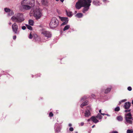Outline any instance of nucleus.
Here are the masks:
<instances>
[{"instance_id": "f257e3e1", "label": "nucleus", "mask_w": 133, "mask_h": 133, "mask_svg": "<svg viewBox=\"0 0 133 133\" xmlns=\"http://www.w3.org/2000/svg\"><path fill=\"white\" fill-rule=\"evenodd\" d=\"M35 4L34 0H23L21 3V5L23 9L28 10L34 6Z\"/></svg>"}, {"instance_id": "f03ea898", "label": "nucleus", "mask_w": 133, "mask_h": 133, "mask_svg": "<svg viewBox=\"0 0 133 133\" xmlns=\"http://www.w3.org/2000/svg\"><path fill=\"white\" fill-rule=\"evenodd\" d=\"M11 20L12 21L19 23L23 22L25 19L22 14L18 13L12 16L11 18Z\"/></svg>"}, {"instance_id": "7ed1b4c3", "label": "nucleus", "mask_w": 133, "mask_h": 133, "mask_svg": "<svg viewBox=\"0 0 133 133\" xmlns=\"http://www.w3.org/2000/svg\"><path fill=\"white\" fill-rule=\"evenodd\" d=\"M58 21L56 18L55 17H53L49 24L50 27L51 28L54 29L58 26Z\"/></svg>"}, {"instance_id": "20e7f679", "label": "nucleus", "mask_w": 133, "mask_h": 133, "mask_svg": "<svg viewBox=\"0 0 133 133\" xmlns=\"http://www.w3.org/2000/svg\"><path fill=\"white\" fill-rule=\"evenodd\" d=\"M125 118L126 122L127 123L130 124H132V121L130 120L132 119V117L130 112L125 115Z\"/></svg>"}, {"instance_id": "39448f33", "label": "nucleus", "mask_w": 133, "mask_h": 133, "mask_svg": "<svg viewBox=\"0 0 133 133\" xmlns=\"http://www.w3.org/2000/svg\"><path fill=\"white\" fill-rule=\"evenodd\" d=\"M41 11L39 9L36 10L34 11L33 15L37 19H39L42 16Z\"/></svg>"}, {"instance_id": "423d86ee", "label": "nucleus", "mask_w": 133, "mask_h": 133, "mask_svg": "<svg viewBox=\"0 0 133 133\" xmlns=\"http://www.w3.org/2000/svg\"><path fill=\"white\" fill-rule=\"evenodd\" d=\"M12 30L13 32L15 34H18L19 33L18 30V26L17 24L15 23L12 26Z\"/></svg>"}, {"instance_id": "0eeeda50", "label": "nucleus", "mask_w": 133, "mask_h": 133, "mask_svg": "<svg viewBox=\"0 0 133 133\" xmlns=\"http://www.w3.org/2000/svg\"><path fill=\"white\" fill-rule=\"evenodd\" d=\"M82 2L83 6H90L91 5V3L92 1L91 0H81Z\"/></svg>"}, {"instance_id": "6e6552de", "label": "nucleus", "mask_w": 133, "mask_h": 133, "mask_svg": "<svg viewBox=\"0 0 133 133\" xmlns=\"http://www.w3.org/2000/svg\"><path fill=\"white\" fill-rule=\"evenodd\" d=\"M41 34L48 38H50L51 36V32L49 31L43 30L41 32Z\"/></svg>"}, {"instance_id": "1a4fd4ad", "label": "nucleus", "mask_w": 133, "mask_h": 133, "mask_svg": "<svg viewBox=\"0 0 133 133\" xmlns=\"http://www.w3.org/2000/svg\"><path fill=\"white\" fill-rule=\"evenodd\" d=\"M76 8L77 9H79L82 7H83V4L81 0H79L76 3L75 5Z\"/></svg>"}, {"instance_id": "9d476101", "label": "nucleus", "mask_w": 133, "mask_h": 133, "mask_svg": "<svg viewBox=\"0 0 133 133\" xmlns=\"http://www.w3.org/2000/svg\"><path fill=\"white\" fill-rule=\"evenodd\" d=\"M34 39L36 41H40L41 38L40 36H38L36 34H34L33 35Z\"/></svg>"}, {"instance_id": "9b49d317", "label": "nucleus", "mask_w": 133, "mask_h": 133, "mask_svg": "<svg viewBox=\"0 0 133 133\" xmlns=\"http://www.w3.org/2000/svg\"><path fill=\"white\" fill-rule=\"evenodd\" d=\"M131 106V103L129 102H125V103L124 108L125 109H129Z\"/></svg>"}, {"instance_id": "f8f14e48", "label": "nucleus", "mask_w": 133, "mask_h": 133, "mask_svg": "<svg viewBox=\"0 0 133 133\" xmlns=\"http://www.w3.org/2000/svg\"><path fill=\"white\" fill-rule=\"evenodd\" d=\"M90 6H83L84 8L82 9V12L84 13H85L86 12L88 11L89 9Z\"/></svg>"}, {"instance_id": "ddd939ff", "label": "nucleus", "mask_w": 133, "mask_h": 133, "mask_svg": "<svg viewBox=\"0 0 133 133\" xmlns=\"http://www.w3.org/2000/svg\"><path fill=\"white\" fill-rule=\"evenodd\" d=\"M96 117L92 116L91 117V120L94 123H96L99 122V121L96 119Z\"/></svg>"}, {"instance_id": "4468645a", "label": "nucleus", "mask_w": 133, "mask_h": 133, "mask_svg": "<svg viewBox=\"0 0 133 133\" xmlns=\"http://www.w3.org/2000/svg\"><path fill=\"white\" fill-rule=\"evenodd\" d=\"M90 115V112L89 110H87L85 111L84 114V116L85 117H88Z\"/></svg>"}, {"instance_id": "2eb2a0df", "label": "nucleus", "mask_w": 133, "mask_h": 133, "mask_svg": "<svg viewBox=\"0 0 133 133\" xmlns=\"http://www.w3.org/2000/svg\"><path fill=\"white\" fill-rule=\"evenodd\" d=\"M88 104V101H85L84 102L82 103L81 105V107L82 108H83L84 106L87 105Z\"/></svg>"}, {"instance_id": "dca6fc26", "label": "nucleus", "mask_w": 133, "mask_h": 133, "mask_svg": "<svg viewBox=\"0 0 133 133\" xmlns=\"http://www.w3.org/2000/svg\"><path fill=\"white\" fill-rule=\"evenodd\" d=\"M60 19H61V21L62 22H64L66 20L67 21H68V18L67 17H61L60 18Z\"/></svg>"}, {"instance_id": "f3484780", "label": "nucleus", "mask_w": 133, "mask_h": 133, "mask_svg": "<svg viewBox=\"0 0 133 133\" xmlns=\"http://www.w3.org/2000/svg\"><path fill=\"white\" fill-rule=\"evenodd\" d=\"M111 88H112L111 87H110V88H107V89L105 91V94H107L109 92L111 91Z\"/></svg>"}, {"instance_id": "a211bd4d", "label": "nucleus", "mask_w": 133, "mask_h": 133, "mask_svg": "<svg viewBox=\"0 0 133 133\" xmlns=\"http://www.w3.org/2000/svg\"><path fill=\"white\" fill-rule=\"evenodd\" d=\"M83 16V14L80 13H79L77 14L76 15H75V16L78 18H80L82 17Z\"/></svg>"}, {"instance_id": "6ab92c4d", "label": "nucleus", "mask_w": 133, "mask_h": 133, "mask_svg": "<svg viewBox=\"0 0 133 133\" xmlns=\"http://www.w3.org/2000/svg\"><path fill=\"white\" fill-rule=\"evenodd\" d=\"M42 4L44 5H46L48 3V0H42Z\"/></svg>"}, {"instance_id": "aec40b11", "label": "nucleus", "mask_w": 133, "mask_h": 133, "mask_svg": "<svg viewBox=\"0 0 133 133\" xmlns=\"http://www.w3.org/2000/svg\"><path fill=\"white\" fill-rule=\"evenodd\" d=\"M34 22L33 20L29 19V24L33 26L34 25Z\"/></svg>"}, {"instance_id": "412c9836", "label": "nucleus", "mask_w": 133, "mask_h": 133, "mask_svg": "<svg viewBox=\"0 0 133 133\" xmlns=\"http://www.w3.org/2000/svg\"><path fill=\"white\" fill-rule=\"evenodd\" d=\"M70 27V26L69 25H66L65 26L63 29V30L64 31H65L66 30L69 28Z\"/></svg>"}, {"instance_id": "4be33fe9", "label": "nucleus", "mask_w": 133, "mask_h": 133, "mask_svg": "<svg viewBox=\"0 0 133 133\" xmlns=\"http://www.w3.org/2000/svg\"><path fill=\"white\" fill-rule=\"evenodd\" d=\"M14 14L13 11L9 9V15L11 16Z\"/></svg>"}, {"instance_id": "5701e85b", "label": "nucleus", "mask_w": 133, "mask_h": 133, "mask_svg": "<svg viewBox=\"0 0 133 133\" xmlns=\"http://www.w3.org/2000/svg\"><path fill=\"white\" fill-rule=\"evenodd\" d=\"M25 25L28 29L30 30H32V28L31 26L28 24H26Z\"/></svg>"}, {"instance_id": "b1692460", "label": "nucleus", "mask_w": 133, "mask_h": 133, "mask_svg": "<svg viewBox=\"0 0 133 133\" xmlns=\"http://www.w3.org/2000/svg\"><path fill=\"white\" fill-rule=\"evenodd\" d=\"M67 16L69 17H71L72 16V12H68L66 11Z\"/></svg>"}, {"instance_id": "393cba45", "label": "nucleus", "mask_w": 133, "mask_h": 133, "mask_svg": "<svg viewBox=\"0 0 133 133\" xmlns=\"http://www.w3.org/2000/svg\"><path fill=\"white\" fill-rule=\"evenodd\" d=\"M96 118L99 119H101L102 117L99 114H98L96 116Z\"/></svg>"}, {"instance_id": "a878e982", "label": "nucleus", "mask_w": 133, "mask_h": 133, "mask_svg": "<svg viewBox=\"0 0 133 133\" xmlns=\"http://www.w3.org/2000/svg\"><path fill=\"white\" fill-rule=\"evenodd\" d=\"M117 119L119 121H122L123 119L122 117L121 116H119L117 117Z\"/></svg>"}, {"instance_id": "bb28decb", "label": "nucleus", "mask_w": 133, "mask_h": 133, "mask_svg": "<svg viewBox=\"0 0 133 133\" xmlns=\"http://www.w3.org/2000/svg\"><path fill=\"white\" fill-rule=\"evenodd\" d=\"M68 21H67V20L63 22L62 24V25H64L67 24Z\"/></svg>"}, {"instance_id": "cd10ccee", "label": "nucleus", "mask_w": 133, "mask_h": 133, "mask_svg": "<svg viewBox=\"0 0 133 133\" xmlns=\"http://www.w3.org/2000/svg\"><path fill=\"white\" fill-rule=\"evenodd\" d=\"M120 109L119 107H118L115 109V111H118L120 110Z\"/></svg>"}, {"instance_id": "c85d7f7f", "label": "nucleus", "mask_w": 133, "mask_h": 133, "mask_svg": "<svg viewBox=\"0 0 133 133\" xmlns=\"http://www.w3.org/2000/svg\"><path fill=\"white\" fill-rule=\"evenodd\" d=\"M87 98L85 96H83L82 98L81 99V100L82 101H83L85 99H86Z\"/></svg>"}, {"instance_id": "c756f323", "label": "nucleus", "mask_w": 133, "mask_h": 133, "mask_svg": "<svg viewBox=\"0 0 133 133\" xmlns=\"http://www.w3.org/2000/svg\"><path fill=\"white\" fill-rule=\"evenodd\" d=\"M92 3L93 4L97 5L98 4V3L96 1L94 0L93 1Z\"/></svg>"}, {"instance_id": "7c9ffc66", "label": "nucleus", "mask_w": 133, "mask_h": 133, "mask_svg": "<svg viewBox=\"0 0 133 133\" xmlns=\"http://www.w3.org/2000/svg\"><path fill=\"white\" fill-rule=\"evenodd\" d=\"M127 133H132V131L129 129H128L127 131Z\"/></svg>"}, {"instance_id": "2f4dec72", "label": "nucleus", "mask_w": 133, "mask_h": 133, "mask_svg": "<svg viewBox=\"0 0 133 133\" xmlns=\"http://www.w3.org/2000/svg\"><path fill=\"white\" fill-rule=\"evenodd\" d=\"M49 116L50 117H52L53 116V114L52 112H50L49 114Z\"/></svg>"}, {"instance_id": "473e14b6", "label": "nucleus", "mask_w": 133, "mask_h": 133, "mask_svg": "<svg viewBox=\"0 0 133 133\" xmlns=\"http://www.w3.org/2000/svg\"><path fill=\"white\" fill-rule=\"evenodd\" d=\"M70 131H72L74 130V129L72 127H70L69 129Z\"/></svg>"}, {"instance_id": "72a5a7b5", "label": "nucleus", "mask_w": 133, "mask_h": 133, "mask_svg": "<svg viewBox=\"0 0 133 133\" xmlns=\"http://www.w3.org/2000/svg\"><path fill=\"white\" fill-rule=\"evenodd\" d=\"M32 37H33L31 33L30 34V35H29V38L30 39H32Z\"/></svg>"}, {"instance_id": "f704fd0d", "label": "nucleus", "mask_w": 133, "mask_h": 133, "mask_svg": "<svg viewBox=\"0 0 133 133\" xmlns=\"http://www.w3.org/2000/svg\"><path fill=\"white\" fill-rule=\"evenodd\" d=\"M128 90L129 91H130L132 90V88L131 87H129L128 88Z\"/></svg>"}, {"instance_id": "c9c22d12", "label": "nucleus", "mask_w": 133, "mask_h": 133, "mask_svg": "<svg viewBox=\"0 0 133 133\" xmlns=\"http://www.w3.org/2000/svg\"><path fill=\"white\" fill-rule=\"evenodd\" d=\"M4 10L5 12H8V9L6 8L4 9Z\"/></svg>"}, {"instance_id": "e433bc0d", "label": "nucleus", "mask_w": 133, "mask_h": 133, "mask_svg": "<svg viewBox=\"0 0 133 133\" xmlns=\"http://www.w3.org/2000/svg\"><path fill=\"white\" fill-rule=\"evenodd\" d=\"M22 28L23 30H25L26 29V27L25 26H23L22 27Z\"/></svg>"}, {"instance_id": "4c0bfd02", "label": "nucleus", "mask_w": 133, "mask_h": 133, "mask_svg": "<svg viewBox=\"0 0 133 133\" xmlns=\"http://www.w3.org/2000/svg\"><path fill=\"white\" fill-rule=\"evenodd\" d=\"M131 110H125L124 111V112H130V111Z\"/></svg>"}, {"instance_id": "58836bf2", "label": "nucleus", "mask_w": 133, "mask_h": 133, "mask_svg": "<svg viewBox=\"0 0 133 133\" xmlns=\"http://www.w3.org/2000/svg\"><path fill=\"white\" fill-rule=\"evenodd\" d=\"M16 35L14 36L13 37V38L15 40L16 38Z\"/></svg>"}, {"instance_id": "ea45409f", "label": "nucleus", "mask_w": 133, "mask_h": 133, "mask_svg": "<svg viewBox=\"0 0 133 133\" xmlns=\"http://www.w3.org/2000/svg\"><path fill=\"white\" fill-rule=\"evenodd\" d=\"M110 133H118V132L116 131H112V132Z\"/></svg>"}, {"instance_id": "a19ab883", "label": "nucleus", "mask_w": 133, "mask_h": 133, "mask_svg": "<svg viewBox=\"0 0 133 133\" xmlns=\"http://www.w3.org/2000/svg\"><path fill=\"white\" fill-rule=\"evenodd\" d=\"M127 101V100L126 99H124L123 100H122L121 101L122 102H123L125 101Z\"/></svg>"}, {"instance_id": "79ce46f5", "label": "nucleus", "mask_w": 133, "mask_h": 133, "mask_svg": "<svg viewBox=\"0 0 133 133\" xmlns=\"http://www.w3.org/2000/svg\"><path fill=\"white\" fill-rule=\"evenodd\" d=\"M91 96L93 98H95V95L94 94H92L91 95Z\"/></svg>"}, {"instance_id": "37998d69", "label": "nucleus", "mask_w": 133, "mask_h": 133, "mask_svg": "<svg viewBox=\"0 0 133 133\" xmlns=\"http://www.w3.org/2000/svg\"><path fill=\"white\" fill-rule=\"evenodd\" d=\"M84 123L82 122L81 124V126H83L84 125Z\"/></svg>"}, {"instance_id": "c03bdc74", "label": "nucleus", "mask_w": 133, "mask_h": 133, "mask_svg": "<svg viewBox=\"0 0 133 133\" xmlns=\"http://www.w3.org/2000/svg\"><path fill=\"white\" fill-rule=\"evenodd\" d=\"M72 124L71 123H69V127H71L72 126Z\"/></svg>"}, {"instance_id": "a18cd8bd", "label": "nucleus", "mask_w": 133, "mask_h": 133, "mask_svg": "<svg viewBox=\"0 0 133 133\" xmlns=\"http://www.w3.org/2000/svg\"><path fill=\"white\" fill-rule=\"evenodd\" d=\"M101 115H103V116H104V115H106V114H104V113H101Z\"/></svg>"}, {"instance_id": "49530a36", "label": "nucleus", "mask_w": 133, "mask_h": 133, "mask_svg": "<svg viewBox=\"0 0 133 133\" xmlns=\"http://www.w3.org/2000/svg\"><path fill=\"white\" fill-rule=\"evenodd\" d=\"M91 120V118H90L88 119V121H90Z\"/></svg>"}, {"instance_id": "de8ad7c7", "label": "nucleus", "mask_w": 133, "mask_h": 133, "mask_svg": "<svg viewBox=\"0 0 133 133\" xmlns=\"http://www.w3.org/2000/svg\"><path fill=\"white\" fill-rule=\"evenodd\" d=\"M99 112L101 114V113H101V109L100 110H99Z\"/></svg>"}, {"instance_id": "09e8293b", "label": "nucleus", "mask_w": 133, "mask_h": 133, "mask_svg": "<svg viewBox=\"0 0 133 133\" xmlns=\"http://www.w3.org/2000/svg\"><path fill=\"white\" fill-rule=\"evenodd\" d=\"M122 102H121V101L119 102V103L118 104H119V105L120 104H121Z\"/></svg>"}, {"instance_id": "8fccbe9b", "label": "nucleus", "mask_w": 133, "mask_h": 133, "mask_svg": "<svg viewBox=\"0 0 133 133\" xmlns=\"http://www.w3.org/2000/svg\"><path fill=\"white\" fill-rule=\"evenodd\" d=\"M107 1V0H103V2H105Z\"/></svg>"}, {"instance_id": "3c124183", "label": "nucleus", "mask_w": 133, "mask_h": 133, "mask_svg": "<svg viewBox=\"0 0 133 133\" xmlns=\"http://www.w3.org/2000/svg\"><path fill=\"white\" fill-rule=\"evenodd\" d=\"M64 0H60V1L62 2H63Z\"/></svg>"}, {"instance_id": "603ef678", "label": "nucleus", "mask_w": 133, "mask_h": 133, "mask_svg": "<svg viewBox=\"0 0 133 133\" xmlns=\"http://www.w3.org/2000/svg\"><path fill=\"white\" fill-rule=\"evenodd\" d=\"M95 126V125H94L93 126H92V128H94Z\"/></svg>"}, {"instance_id": "864d4df0", "label": "nucleus", "mask_w": 133, "mask_h": 133, "mask_svg": "<svg viewBox=\"0 0 133 133\" xmlns=\"http://www.w3.org/2000/svg\"><path fill=\"white\" fill-rule=\"evenodd\" d=\"M106 115H107V116H110V115L108 114H106Z\"/></svg>"}, {"instance_id": "5fc2aeb1", "label": "nucleus", "mask_w": 133, "mask_h": 133, "mask_svg": "<svg viewBox=\"0 0 133 133\" xmlns=\"http://www.w3.org/2000/svg\"><path fill=\"white\" fill-rule=\"evenodd\" d=\"M132 105H133V100L132 101Z\"/></svg>"}, {"instance_id": "6e6d98bb", "label": "nucleus", "mask_w": 133, "mask_h": 133, "mask_svg": "<svg viewBox=\"0 0 133 133\" xmlns=\"http://www.w3.org/2000/svg\"><path fill=\"white\" fill-rule=\"evenodd\" d=\"M56 131L58 132V131L57 129H56Z\"/></svg>"}, {"instance_id": "4d7b16f0", "label": "nucleus", "mask_w": 133, "mask_h": 133, "mask_svg": "<svg viewBox=\"0 0 133 133\" xmlns=\"http://www.w3.org/2000/svg\"><path fill=\"white\" fill-rule=\"evenodd\" d=\"M75 133H78V132H76Z\"/></svg>"}, {"instance_id": "13d9d810", "label": "nucleus", "mask_w": 133, "mask_h": 133, "mask_svg": "<svg viewBox=\"0 0 133 133\" xmlns=\"http://www.w3.org/2000/svg\"><path fill=\"white\" fill-rule=\"evenodd\" d=\"M56 1H59V0H56Z\"/></svg>"}, {"instance_id": "bf43d9fd", "label": "nucleus", "mask_w": 133, "mask_h": 133, "mask_svg": "<svg viewBox=\"0 0 133 133\" xmlns=\"http://www.w3.org/2000/svg\"><path fill=\"white\" fill-rule=\"evenodd\" d=\"M43 42H45V41H44L43 40Z\"/></svg>"}, {"instance_id": "052dcab7", "label": "nucleus", "mask_w": 133, "mask_h": 133, "mask_svg": "<svg viewBox=\"0 0 133 133\" xmlns=\"http://www.w3.org/2000/svg\"><path fill=\"white\" fill-rule=\"evenodd\" d=\"M132 119V120H133V119Z\"/></svg>"}]
</instances>
